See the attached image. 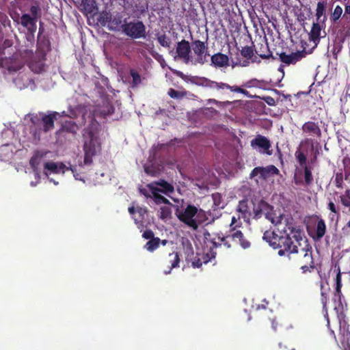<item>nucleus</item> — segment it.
Listing matches in <instances>:
<instances>
[{
    "label": "nucleus",
    "mask_w": 350,
    "mask_h": 350,
    "mask_svg": "<svg viewBox=\"0 0 350 350\" xmlns=\"http://www.w3.org/2000/svg\"><path fill=\"white\" fill-rule=\"evenodd\" d=\"M306 55V52L304 50L301 51H297L294 53H291V54H286L283 52L279 54L280 61L286 64H295L297 62L301 60Z\"/></svg>",
    "instance_id": "nucleus-13"
},
{
    "label": "nucleus",
    "mask_w": 350,
    "mask_h": 350,
    "mask_svg": "<svg viewBox=\"0 0 350 350\" xmlns=\"http://www.w3.org/2000/svg\"><path fill=\"white\" fill-rule=\"evenodd\" d=\"M43 28H39V33L37 39L36 53L42 59H44L46 53L51 49V42L46 36H42Z\"/></svg>",
    "instance_id": "nucleus-11"
},
{
    "label": "nucleus",
    "mask_w": 350,
    "mask_h": 350,
    "mask_svg": "<svg viewBox=\"0 0 350 350\" xmlns=\"http://www.w3.org/2000/svg\"><path fill=\"white\" fill-rule=\"evenodd\" d=\"M323 25L319 22L314 23L312 26L310 32L309 33V40L314 43V46H317L320 42L321 38L325 36L326 33L323 31Z\"/></svg>",
    "instance_id": "nucleus-14"
},
{
    "label": "nucleus",
    "mask_w": 350,
    "mask_h": 350,
    "mask_svg": "<svg viewBox=\"0 0 350 350\" xmlns=\"http://www.w3.org/2000/svg\"><path fill=\"white\" fill-rule=\"evenodd\" d=\"M59 113L53 111L48 115H43L41 120L43 124V131L45 133L49 132L54 128V121L57 119Z\"/></svg>",
    "instance_id": "nucleus-18"
},
{
    "label": "nucleus",
    "mask_w": 350,
    "mask_h": 350,
    "mask_svg": "<svg viewBox=\"0 0 350 350\" xmlns=\"http://www.w3.org/2000/svg\"><path fill=\"white\" fill-rule=\"evenodd\" d=\"M340 201L345 206H350V196H341Z\"/></svg>",
    "instance_id": "nucleus-58"
},
{
    "label": "nucleus",
    "mask_w": 350,
    "mask_h": 350,
    "mask_svg": "<svg viewBox=\"0 0 350 350\" xmlns=\"http://www.w3.org/2000/svg\"><path fill=\"white\" fill-rule=\"evenodd\" d=\"M191 45L189 41L183 39L178 42L176 46V51L174 55V60H181L184 64H188L193 62L191 54Z\"/></svg>",
    "instance_id": "nucleus-5"
},
{
    "label": "nucleus",
    "mask_w": 350,
    "mask_h": 350,
    "mask_svg": "<svg viewBox=\"0 0 350 350\" xmlns=\"http://www.w3.org/2000/svg\"><path fill=\"white\" fill-rule=\"evenodd\" d=\"M215 85H217V90H229V88H230V85L229 84L223 82H217V84Z\"/></svg>",
    "instance_id": "nucleus-57"
},
{
    "label": "nucleus",
    "mask_w": 350,
    "mask_h": 350,
    "mask_svg": "<svg viewBox=\"0 0 350 350\" xmlns=\"http://www.w3.org/2000/svg\"><path fill=\"white\" fill-rule=\"evenodd\" d=\"M255 52L262 59H269L272 57V52L269 48L267 40H262L260 42L257 44Z\"/></svg>",
    "instance_id": "nucleus-21"
},
{
    "label": "nucleus",
    "mask_w": 350,
    "mask_h": 350,
    "mask_svg": "<svg viewBox=\"0 0 350 350\" xmlns=\"http://www.w3.org/2000/svg\"><path fill=\"white\" fill-rule=\"evenodd\" d=\"M66 170H70L72 174H73V176H75V178L77 179V180H81V178L80 176V174H75V171H76V167H73V166H70V167H67Z\"/></svg>",
    "instance_id": "nucleus-62"
},
{
    "label": "nucleus",
    "mask_w": 350,
    "mask_h": 350,
    "mask_svg": "<svg viewBox=\"0 0 350 350\" xmlns=\"http://www.w3.org/2000/svg\"><path fill=\"white\" fill-rule=\"evenodd\" d=\"M167 94L172 98L181 99L186 96L187 92L185 91H178L173 88H170Z\"/></svg>",
    "instance_id": "nucleus-37"
},
{
    "label": "nucleus",
    "mask_w": 350,
    "mask_h": 350,
    "mask_svg": "<svg viewBox=\"0 0 350 350\" xmlns=\"http://www.w3.org/2000/svg\"><path fill=\"white\" fill-rule=\"evenodd\" d=\"M212 198L214 205L217 208H224V203H222V196L219 193H214L212 194Z\"/></svg>",
    "instance_id": "nucleus-41"
},
{
    "label": "nucleus",
    "mask_w": 350,
    "mask_h": 350,
    "mask_svg": "<svg viewBox=\"0 0 350 350\" xmlns=\"http://www.w3.org/2000/svg\"><path fill=\"white\" fill-rule=\"evenodd\" d=\"M237 211L241 214L239 215V219L241 217L245 221L250 219L251 212L248 206V200H240L237 208Z\"/></svg>",
    "instance_id": "nucleus-24"
},
{
    "label": "nucleus",
    "mask_w": 350,
    "mask_h": 350,
    "mask_svg": "<svg viewBox=\"0 0 350 350\" xmlns=\"http://www.w3.org/2000/svg\"><path fill=\"white\" fill-rule=\"evenodd\" d=\"M44 174L48 176L47 170L53 174L64 173L67 167L63 163H55L52 161L46 162L44 165Z\"/></svg>",
    "instance_id": "nucleus-19"
},
{
    "label": "nucleus",
    "mask_w": 350,
    "mask_h": 350,
    "mask_svg": "<svg viewBox=\"0 0 350 350\" xmlns=\"http://www.w3.org/2000/svg\"><path fill=\"white\" fill-rule=\"evenodd\" d=\"M241 55L243 57H245V59H240L239 57H237V61L234 63V66H240L242 67H245L249 66L250 59L254 56V50L251 46H244L241 50ZM234 66V65L232 66Z\"/></svg>",
    "instance_id": "nucleus-15"
},
{
    "label": "nucleus",
    "mask_w": 350,
    "mask_h": 350,
    "mask_svg": "<svg viewBox=\"0 0 350 350\" xmlns=\"http://www.w3.org/2000/svg\"><path fill=\"white\" fill-rule=\"evenodd\" d=\"M272 210V207L265 201L260 200L258 205L253 209L254 217L256 219L260 218L264 214L265 217L270 220L271 223H274L273 218L271 217L270 211Z\"/></svg>",
    "instance_id": "nucleus-12"
},
{
    "label": "nucleus",
    "mask_w": 350,
    "mask_h": 350,
    "mask_svg": "<svg viewBox=\"0 0 350 350\" xmlns=\"http://www.w3.org/2000/svg\"><path fill=\"white\" fill-rule=\"evenodd\" d=\"M157 40L160 45L163 47L169 48L170 46L171 40L165 33L158 34Z\"/></svg>",
    "instance_id": "nucleus-38"
},
{
    "label": "nucleus",
    "mask_w": 350,
    "mask_h": 350,
    "mask_svg": "<svg viewBox=\"0 0 350 350\" xmlns=\"http://www.w3.org/2000/svg\"><path fill=\"white\" fill-rule=\"evenodd\" d=\"M336 186L338 188L342 187V174H337L336 176Z\"/></svg>",
    "instance_id": "nucleus-59"
},
{
    "label": "nucleus",
    "mask_w": 350,
    "mask_h": 350,
    "mask_svg": "<svg viewBox=\"0 0 350 350\" xmlns=\"http://www.w3.org/2000/svg\"><path fill=\"white\" fill-rule=\"evenodd\" d=\"M39 121H40V118H38V116L37 115L32 116V117L31 118V122L33 124H36Z\"/></svg>",
    "instance_id": "nucleus-64"
},
{
    "label": "nucleus",
    "mask_w": 350,
    "mask_h": 350,
    "mask_svg": "<svg viewBox=\"0 0 350 350\" xmlns=\"http://www.w3.org/2000/svg\"><path fill=\"white\" fill-rule=\"evenodd\" d=\"M29 11L31 14V17L34 18V20L37 21L38 18V13L40 11V8L37 5H31L30 7Z\"/></svg>",
    "instance_id": "nucleus-50"
},
{
    "label": "nucleus",
    "mask_w": 350,
    "mask_h": 350,
    "mask_svg": "<svg viewBox=\"0 0 350 350\" xmlns=\"http://www.w3.org/2000/svg\"><path fill=\"white\" fill-rule=\"evenodd\" d=\"M301 130L303 133L309 137L304 140V143L310 144L313 148L314 141L320 139L322 135L319 124L312 121H308L302 125Z\"/></svg>",
    "instance_id": "nucleus-6"
},
{
    "label": "nucleus",
    "mask_w": 350,
    "mask_h": 350,
    "mask_svg": "<svg viewBox=\"0 0 350 350\" xmlns=\"http://www.w3.org/2000/svg\"><path fill=\"white\" fill-rule=\"evenodd\" d=\"M230 237L232 241L238 243L243 249H247L251 245L250 241L245 238L243 233L239 230L230 233Z\"/></svg>",
    "instance_id": "nucleus-17"
},
{
    "label": "nucleus",
    "mask_w": 350,
    "mask_h": 350,
    "mask_svg": "<svg viewBox=\"0 0 350 350\" xmlns=\"http://www.w3.org/2000/svg\"><path fill=\"white\" fill-rule=\"evenodd\" d=\"M203 81H204V86L210 88L211 89H216L217 85H215V84H217L216 81H211V80L206 79V78H204L203 79Z\"/></svg>",
    "instance_id": "nucleus-53"
},
{
    "label": "nucleus",
    "mask_w": 350,
    "mask_h": 350,
    "mask_svg": "<svg viewBox=\"0 0 350 350\" xmlns=\"http://www.w3.org/2000/svg\"><path fill=\"white\" fill-rule=\"evenodd\" d=\"M326 232V224L322 218H319L315 231V239H321L324 237Z\"/></svg>",
    "instance_id": "nucleus-27"
},
{
    "label": "nucleus",
    "mask_w": 350,
    "mask_h": 350,
    "mask_svg": "<svg viewBox=\"0 0 350 350\" xmlns=\"http://www.w3.org/2000/svg\"><path fill=\"white\" fill-rule=\"evenodd\" d=\"M77 125L75 122L72 121H66L65 122L62 126L61 129H59L57 133H60L61 132H67L72 134H75L77 131Z\"/></svg>",
    "instance_id": "nucleus-29"
},
{
    "label": "nucleus",
    "mask_w": 350,
    "mask_h": 350,
    "mask_svg": "<svg viewBox=\"0 0 350 350\" xmlns=\"http://www.w3.org/2000/svg\"><path fill=\"white\" fill-rule=\"evenodd\" d=\"M265 85V82L263 80H258L257 79H252L247 81L243 84V87L246 88H261Z\"/></svg>",
    "instance_id": "nucleus-32"
},
{
    "label": "nucleus",
    "mask_w": 350,
    "mask_h": 350,
    "mask_svg": "<svg viewBox=\"0 0 350 350\" xmlns=\"http://www.w3.org/2000/svg\"><path fill=\"white\" fill-rule=\"evenodd\" d=\"M145 172L152 176H157L159 174V169L154 165H148L144 167Z\"/></svg>",
    "instance_id": "nucleus-44"
},
{
    "label": "nucleus",
    "mask_w": 350,
    "mask_h": 350,
    "mask_svg": "<svg viewBox=\"0 0 350 350\" xmlns=\"http://www.w3.org/2000/svg\"><path fill=\"white\" fill-rule=\"evenodd\" d=\"M137 213L139 214L140 217V222L144 219V216L147 215L148 211L146 208L138 207L137 208Z\"/></svg>",
    "instance_id": "nucleus-52"
},
{
    "label": "nucleus",
    "mask_w": 350,
    "mask_h": 350,
    "mask_svg": "<svg viewBox=\"0 0 350 350\" xmlns=\"http://www.w3.org/2000/svg\"><path fill=\"white\" fill-rule=\"evenodd\" d=\"M142 237L145 239H148L150 240L151 239H154L155 237H154V234L153 232V231L152 230H146L143 234H142Z\"/></svg>",
    "instance_id": "nucleus-51"
},
{
    "label": "nucleus",
    "mask_w": 350,
    "mask_h": 350,
    "mask_svg": "<svg viewBox=\"0 0 350 350\" xmlns=\"http://www.w3.org/2000/svg\"><path fill=\"white\" fill-rule=\"evenodd\" d=\"M121 27L122 32L133 39L146 37V27L141 21L125 23Z\"/></svg>",
    "instance_id": "nucleus-4"
},
{
    "label": "nucleus",
    "mask_w": 350,
    "mask_h": 350,
    "mask_svg": "<svg viewBox=\"0 0 350 350\" xmlns=\"http://www.w3.org/2000/svg\"><path fill=\"white\" fill-rule=\"evenodd\" d=\"M211 63L216 68L227 67L229 66V57L227 55L217 53L211 56Z\"/></svg>",
    "instance_id": "nucleus-20"
},
{
    "label": "nucleus",
    "mask_w": 350,
    "mask_h": 350,
    "mask_svg": "<svg viewBox=\"0 0 350 350\" xmlns=\"http://www.w3.org/2000/svg\"><path fill=\"white\" fill-rule=\"evenodd\" d=\"M237 219L236 218V217L232 216V219H231V223L230 224V233L237 230V228L240 227V226L241 225V222H239V224H237Z\"/></svg>",
    "instance_id": "nucleus-49"
},
{
    "label": "nucleus",
    "mask_w": 350,
    "mask_h": 350,
    "mask_svg": "<svg viewBox=\"0 0 350 350\" xmlns=\"http://www.w3.org/2000/svg\"><path fill=\"white\" fill-rule=\"evenodd\" d=\"M341 288H342V281H341V273L340 270L336 274V291L334 293V299L336 301L338 299L339 301L340 299L341 296Z\"/></svg>",
    "instance_id": "nucleus-33"
},
{
    "label": "nucleus",
    "mask_w": 350,
    "mask_h": 350,
    "mask_svg": "<svg viewBox=\"0 0 350 350\" xmlns=\"http://www.w3.org/2000/svg\"><path fill=\"white\" fill-rule=\"evenodd\" d=\"M262 100H263L269 106H274L275 105V99L270 96H266L260 98Z\"/></svg>",
    "instance_id": "nucleus-54"
},
{
    "label": "nucleus",
    "mask_w": 350,
    "mask_h": 350,
    "mask_svg": "<svg viewBox=\"0 0 350 350\" xmlns=\"http://www.w3.org/2000/svg\"><path fill=\"white\" fill-rule=\"evenodd\" d=\"M172 204L161 206L160 208L159 218L163 220L170 219L172 217Z\"/></svg>",
    "instance_id": "nucleus-35"
},
{
    "label": "nucleus",
    "mask_w": 350,
    "mask_h": 350,
    "mask_svg": "<svg viewBox=\"0 0 350 350\" xmlns=\"http://www.w3.org/2000/svg\"><path fill=\"white\" fill-rule=\"evenodd\" d=\"M346 14H350V5H346L345 8V14L343 16V18H347V19H349L348 17L346 16Z\"/></svg>",
    "instance_id": "nucleus-63"
},
{
    "label": "nucleus",
    "mask_w": 350,
    "mask_h": 350,
    "mask_svg": "<svg viewBox=\"0 0 350 350\" xmlns=\"http://www.w3.org/2000/svg\"><path fill=\"white\" fill-rule=\"evenodd\" d=\"M279 170L273 165H269L267 167H256L250 174V178H254L258 176L262 180H267L271 175H278Z\"/></svg>",
    "instance_id": "nucleus-9"
},
{
    "label": "nucleus",
    "mask_w": 350,
    "mask_h": 350,
    "mask_svg": "<svg viewBox=\"0 0 350 350\" xmlns=\"http://www.w3.org/2000/svg\"><path fill=\"white\" fill-rule=\"evenodd\" d=\"M204 244L206 247L208 248V252L204 256V264L208 263L212 258H215L216 256V252L215 249L221 247V243L217 242V235H213L208 231L206 230L204 234Z\"/></svg>",
    "instance_id": "nucleus-7"
},
{
    "label": "nucleus",
    "mask_w": 350,
    "mask_h": 350,
    "mask_svg": "<svg viewBox=\"0 0 350 350\" xmlns=\"http://www.w3.org/2000/svg\"><path fill=\"white\" fill-rule=\"evenodd\" d=\"M342 14V8L340 5H336L334 8V12L331 14L330 19L333 22H336Z\"/></svg>",
    "instance_id": "nucleus-42"
},
{
    "label": "nucleus",
    "mask_w": 350,
    "mask_h": 350,
    "mask_svg": "<svg viewBox=\"0 0 350 350\" xmlns=\"http://www.w3.org/2000/svg\"><path fill=\"white\" fill-rule=\"evenodd\" d=\"M285 235L279 236L274 231L267 230L263 234V239L273 249L278 250L280 256H286L300 267L302 273L311 272L315 268L312 256V246L304 241L301 247L304 232L294 224L293 219H286L282 230Z\"/></svg>",
    "instance_id": "nucleus-1"
},
{
    "label": "nucleus",
    "mask_w": 350,
    "mask_h": 350,
    "mask_svg": "<svg viewBox=\"0 0 350 350\" xmlns=\"http://www.w3.org/2000/svg\"><path fill=\"white\" fill-rule=\"evenodd\" d=\"M229 90L230 91L233 92L241 93V94H243L245 96H247L248 97H251L249 95L248 91H247L246 90H245V89L241 88V87H238L237 85H233V86H230V88H229Z\"/></svg>",
    "instance_id": "nucleus-46"
},
{
    "label": "nucleus",
    "mask_w": 350,
    "mask_h": 350,
    "mask_svg": "<svg viewBox=\"0 0 350 350\" xmlns=\"http://www.w3.org/2000/svg\"><path fill=\"white\" fill-rule=\"evenodd\" d=\"M129 73L133 79L132 87H136V86L139 85L142 82V79H141V76L139 75L138 72L136 70L131 68L130 70Z\"/></svg>",
    "instance_id": "nucleus-36"
},
{
    "label": "nucleus",
    "mask_w": 350,
    "mask_h": 350,
    "mask_svg": "<svg viewBox=\"0 0 350 350\" xmlns=\"http://www.w3.org/2000/svg\"><path fill=\"white\" fill-rule=\"evenodd\" d=\"M325 5L326 3L324 1H319L317 3V10H316V16L317 21H321V18L323 16V23L326 20L327 17L325 14Z\"/></svg>",
    "instance_id": "nucleus-31"
},
{
    "label": "nucleus",
    "mask_w": 350,
    "mask_h": 350,
    "mask_svg": "<svg viewBox=\"0 0 350 350\" xmlns=\"http://www.w3.org/2000/svg\"><path fill=\"white\" fill-rule=\"evenodd\" d=\"M114 113V107L113 105L109 101L106 100L103 102L102 106L98 107L95 113L97 116L105 118L107 116H110Z\"/></svg>",
    "instance_id": "nucleus-22"
},
{
    "label": "nucleus",
    "mask_w": 350,
    "mask_h": 350,
    "mask_svg": "<svg viewBox=\"0 0 350 350\" xmlns=\"http://www.w3.org/2000/svg\"><path fill=\"white\" fill-rule=\"evenodd\" d=\"M167 262L169 264V270L165 271V274H169L174 268L179 267L180 256L178 252H172L169 254Z\"/></svg>",
    "instance_id": "nucleus-26"
},
{
    "label": "nucleus",
    "mask_w": 350,
    "mask_h": 350,
    "mask_svg": "<svg viewBox=\"0 0 350 350\" xmlns=\"http://www.w3.org/2000/svg\"><path fill=\"white\" fill-rule=\"evenodd\" d=\"M101 150V143L98 135L92 131H89L85 136L83 150L84 164L91 165L93 157Z\"/></svg>",
    "instance_id": "nucleus-2"
},
{
    "label": "nucleus",
    "mask_w": 350,
    "mask_h": 350,
    "mask_svg": "<svg viewBox=\"0 0 350 350\" xmlns=\"http://www.w3.org/2000/svg\"><path fill=\"white\" fill-rule=\"evenodd\" d=\"M295 156L297 161L299 163V165L301 167L305 166H308L306 161L307 157L306 154L301 150L300 147H299L295 151Z\"/></svg>",
    "instance_id": "nucleus-34"
},
{
    "label": "nucleus",
    "mask_w": 350,
    "mask_h": 350,
    "mask_svg": "<svg viewBox=\"0 0 350 350\" xmlns=\"http://www.w3.org/2000/svg\"><path fill=\"white\" fill-rule=\"evenodd\" d=\"M147 187L150 189L151 193H152V198L154 200L156 204H165L172 205V203L167 198L159 193L157 187L154 186V183L148 184Z\"/></svg>",
    "instance_id": "nucleus-23"
},
{
    "label": "nucleus",
    "mask_w": 350,
    "mask_h": 350,
    "mask_svg": "<svg viewBox=\"0 0 350 350\" xmlns=\"http://www.w3.org/2000/svg\"><path fill=\"white\" fill-rule=\"evenodd\" d=\"M139 193L144 195L146 198H152V193H150L146 188H139Z\"/></svg>",
    "instance_id": "nucleus-60"
},
{
    "label": "nucleus",
    "mask_w": 350,
    "mask_h": 350,
    "mask_svg": "<svg viewBox=\"0 0 350 350\" xmlns=\"http://www.w3.org/2000/svg\"><path fill=\"white\" fill-rule=\"evenodd\" d=\"M206 254H204L202 256V258H198L197 259H195L193 262H192V266L194 267V268H200L202 263H204V259H203V257L204 256H205Z\"/></svg>",
    "instance_id": "nucleus-55"
},
{
    "label": "nucleus",
    "mask_w": 350,
    "mask_h": 350,
    "mask_svg": "<svg viewBox=\"0 0 350 350\" xmlns=\"http://www.w3.org/2000/svg\"><path fill=\"white\" fill-rule=\"evenodd\" d=\"M228 239H230V234L226 237H217V242L219 243H221V245H224L225 247H226L227 248H230V244L229 243V241H228Z\"/></svg>",
    "instance_id": "nucleus-47"
},
{
    "label": "nucleus",
    "mask_w": 350,
    "mask_h": 350,
    "mask_svg": "<svg viewBox=\"0 0 350 350\" xmlns=\"http://www.w3.org/2000/svg\"><path fill=\"white\" fill-rule=\"evenodd\" d=\"M29 164L33 171L38 174V165L40 164V158L37 155H33L29 161Z\"/></svg>",
    "instance_id": "nucleus-43"
},
{
    "label": "nucleus",
    "mask_w": 350,
    "mask_h": 350,
    "mask_svg": "<svg viewBox=\"0 0 350 350\" xmlns=\"http://www.w3.org/2000/svg\"><path fill=\"white\" fill-rule=\"evenodd\" d=\"M192 49L194 54L196 55V58L192 62L193 64H201L203 65L206 62V57L209 55L208 47L207 42H202L200 40H196L191 42Z\"/></svg>",
    "instance_id": "nucleus-8"
},
{
    "label": "nucleus",
    "mask_w": 350,
    "mask_h": 350,
    "mask_svg": "<svg viewBox=\"0 0 350 350\" xmlns=\"http://www.w3.org/2000/svg\"><path fill=\"white\" fill-rule=\"evenodd\" d=\"M34 22L36 21L28 14H24L21 17V23L24 27H29Z\"/></svg>",
    "instance_id": "nucleus-39"
},
{
    "label": "nucleus",
    "mask_w": 350,
    "mask_h": 350,
    "mask_svg": "<svg viewBox=\"0 0 350 350\" xmlns=\"http://www.w3.org/2000/svg\"><path fill=\"white\" fill-rule=\"evenodd\" d=\"M198 212V209L196 206L189 204L184 211H180L179 208H177L176 215L180 221L196 230L198 228L199 224L193 217L196 215Z\"/></svg>",
    "instance_id": "nucleus-3"
},
{
    "label": "nucleus",
    "mask_w": 350,
    "mask_h": 350,
    "mask_svg": "<svg viewBox=\"0 0 350 350\" xmlns=\"http://www.w3.org/2000/svg\"><path fill=\"white\" fill-rule=\"evenodd\" d=\"M321 301L323 304V308H326L327 302V299H328L327 294L325 292L321 291Z\"/></svg>",
    "instance_id": "nucleus-61"
},
{
    "label": "nucleus",
    "mask_w": 350,
    "mask_h": 350,
    "mask_svg": "<svg viewBox=\"0 0 350 350\" xmlns=\"http://www.w3.org/2000/svg\"><path fill=\"white\" fill-rule=\"evenodd\" d=\"M304 169V180L298 177L296 174L294 176V183L296 185H305L310 186L313 183V176L312 174V169L310 166H305Z\"/></svg>",
    "instance_id": "nucleus-16"
},
{
    "label": "nucleus",
    "mask_w": 350,
    "mask_h": 350,
    "mask_svg": "<svg viewBox=\"0 0 350 350\" xmlns=\"http://www.w3.org/2000/svg\"><path fill=\"white\" fill-rule=\"evenodd\" d=\"M328 208L330 210V211L334 214H336L337 216L340 215L339 210L336 208L335 204L330 201L328 203Z\"/></svg>",
    "instance_id": "nucleus-56"
},
{
    "label": "nucleus",
    "mask_w": 350,
    "mask_h": 350,
    "mask_svg": "<svg viewBox=\"0 0 350 350\" xmlns=\"http://www.w3.org/2000/svg\"><path fill=\"white\" fill-rule=\"evenodd\" d=\"M81 5L88 14H95L98 11L95 0H82Z\"/></svg>",
    "instance_id": "nucleus-28"
},
{
    "label": "nucleus",
    "mask_w": 350,
    "mask_h": 350,
    "mask_svg": "<svg viewBox=\"0 0 350 350\" xmlns=\"http://www.w3.org/2000/svg\"><path fill=\"white\" fill-rule=\"evenodd\" d=\"M27 29V33H29V37H31V40H34V33L36 31V22H34L31 25L29 26V27H26Z\"/></svg>",
    "instance_id": "nucleus-48"
},
{
    "label": "nucleus",
    "mask_w": 350,
    "mask_h": 350,
    "mask_svg": "<svg viewBox=\"0 0 350 350\" xmlns=\"http://www.w3.org/2000/svg\"><path fill=\"white\" fill-rule=\"evenodd\" d=\"M161 244V239L159 237H154L149 240L144 246V248L150 252L155 251Z\"/></svg>",
    "instance_id": "nucleus-30"
},
{
    "label": "nucleus",
    "mask_w": 350,
    "mask_h": 350,
    "mask_svg": "<svg viewBox=\"0 0 350 350\" xmlns=\"http://www.w3.org/2000/svg\"><path fill=\"white\" fill-rule=\"evenodd\" d=\"M111 14H109V13L107 12H103L100 16V17L98 18V21L100 22V23L103 25V26H105L106 25L107 23H109L111 21Z\"/></svg>",
    "instance_id": "nucleus-45"
},
{
    "label": "nucleus",
    "mask_w": 350,
    "mask_h": 350,
    "mask_svg": "<svg viewBox=\"0 0 350 350\" xmlns=\"http://www.w3.org/2000/svg\"><path fill=\"white\" fill-rule=\"evenodd\" d=\"M340 36L344 40L347 37L350 36V23L343 24L342 29L339 31Z\"/></svg>",
    "instance_id": "nucleus-40"
},
{
    "label": "nucleus",
    "mask_w": 350,
    "mask_h": 350,
    "mask_svg": "<svg viewBox=\"0 0 350 350\" xmlns=\"http://www.w3.org/2000/svg\"><path fill=\"white\" fill-rule=\"evenodd\" d=\"M152 183H154V186L157 187V189L159 192L165 193V194H170L172 193L174 191V187L173 185L171 183H169L165 180L161 179L158 181H154Z\"/></svg>",
    "instance_id": "nucleus-25"
},
{
    "label": "nucleus",
    "mask_w": 350,
    "mask_h": 350,
    "mask_svg": "<svg viewBox=\"0 0 350 350\" xmlns=\"http://www.w3.org/2000/svg\"><path fill=\"white\" fill-rule=\"evenodd\" d=\"M251 146L253 148L258 149L261 153L271 155L273 152L270 150L271 144L270 141L265 136L258 135L251 141Z\"/></svg>",
    "instance_id": "nucleus-10"
}]
</instances>
